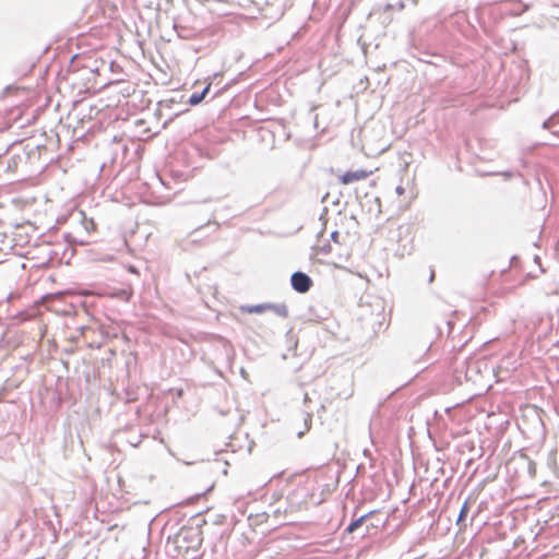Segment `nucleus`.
Listing matches in <instances>:
<instances>
[{
	"mask_svg": "<svg viewBox=\"0 0 559 559\" xmlns=\"http://www.w3.org/2000/svg\"><path fill=\"white\" fill-rule=\"evenodd\" d=\"M210 88L211 84H207L201 93H193L189 99V104L193 106L200 104L205 98Z\"/></svg>",
	"mask_w": 559,
	"mask_h": 559,
	"instance_id": "5",
	"label": "nucleus"
},
{
	"mask_svg": "<svg viewBox=\"0 0 559 559\" xmlns=\"http://www.w3.org/2000/svg\"><path fill=\"white\" fill-rule=\"evenodd\" d=\"M366 518H367V515H364V516H360L359 519H357L356 521L352 522L347 526L346 531L348 533L355 532L362 524V522L366 520Z\"/></svg>",
	"mask_w": 559,
	"mask_h": 559,
	"instance_id": "6",
	"label": "nucleus"
},
{
	"mask_svg": "<svg viewBox=\"0 0 559 559\" xmlns=\"http://www.w3.org/2000/svg\"><path fill=\"white\" fill-rule=\"evenodd\" d=\"M404 192H405L404 187H402V186H397V187H396V193H397L399 195L404 194Z\"/></svg>",
	"mask_w": 559,
	"mask_h": 559,
	"instance_id": "8",
	"label": "nucleus"
},
{
	"mask_svg": "<svg viewBox=\"0 0 559 559\" xmlns=\"http://www.w3.org/2000/svg\"><path fill=\"white\" fill-rule=\"evenodd\" d=\"M374 170L372 169H356V170H347L337 176V181L342 186H349L355 182H360L367 180Z\"/></svg>",
	"mask_w": 559,
	"mask_h": 559,
	"instance_id": "2",
	"label": "nucleus"
},
{
	"mask_svg": "<svg viewBox=\"0 0 559 559\" xmlns=\"http://www.w3.org/2000/svg\"><path fill=\"white\" fill-rule=\"evenodd\" d=\"M3 400V393L0 392V402Z\"/></svg>",
	"mask_w": 559,
	"mask_h": 559,
	"instance_id": "10",
	"label": "nucleus"
},
{
	"mask_svg": "<svg viewBox=\"0 0 559 559\" xmlns=\"http://www.w3.org/2000/svg\"><path fill=\"white\" fill-rule=\"evenodd\" d=\"M202 542V532L197 526L181 527L175 538L176 549L182 557L195 555Z\"/></svg>",
	"mask_w": 559,
	"mask_h": 559,
	"instance_id": "1",
	"label": "nucleus"
},
{
	"mask_svg": "<svg viewBox=\"0 0 559 559\" xmlns=\"http://www.w3.org/2000/svg\"><path fill=\"white\" fill-rule=\"evenodd\" d=\"M241 309L243 312H248V313H263L265 311H274L276 314L284 317V318L288 316V309L285 305L276 306V305H270V304H262V305L242 307Z\"/></svg>",
	"mask_w": 559,
	"mask_h": 559,
	"instance_id": "3",
	"label": "nucleus"
},
{
	"mask_svg": "<svg viewBox=\"0 0 559 559\" xmlns=\"http://www.w3.org/2000/svg\"><path fill=\"white\" fill-rule=\"evenodd\" d=\"M467 512H468L467 503H464L462 509H461V512L459 514L457 522L462 521L466 516Z\"/></svg>",
	"mask_w": 559,
	"mask_h": 559,
	"instance_id": "7",
	"label": "nucleus"
},
{
	"mask_svg": "<svg viewBox=\"0 0 559 559\" xmlns=\"http://www.w3.org/2000/svg\"><path fill=\"white\" fill-rule=\"evenodd\" d=\"M337 236H338V233H337V231H334V233L332 234V238H333L335 241H337Z\"/></svg>",
	"mask_w": 559,
	"mask_h": 559,
	"instance_id": "9",
	"label": "nucleus"
},
{
	"mask_svg": "<svg viewBox=\"0 0 559 559\" xmlns=\"http://www.w3.org/2000/svg\"><path fill=\"white\" fill-rule=\"evenodd\" d=\"M292 286L298 293H307L311 287L310 277L301 272L292 275Z\"/></svg>",
	"mask_w": 559,
	"mask_h": 559,
	"instance_id": "4",
	"label": "nucleus"
}]
</instances>
